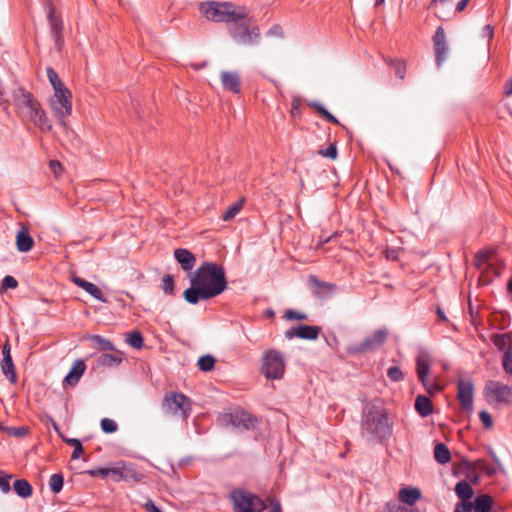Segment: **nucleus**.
I'll return each instance as SVG.
<instances>
[{
	"instance_id": "f257e3e1",
	"label": "nucleus",
	"mask_w": 512,
	"mask_h": 512,
	"mask_svg": "<svg viewBox=\"0 0 512 512\" xmlns=\"http://www.w3.org/2000/svg\"><path fill=\"white\" fill-rule=\"evenodd\" d=\"M190 283L191 286L184 291L183 297L193 305L201 300L214 298L227 288L224 268L212 262L203 263L190 279Z\"/></svg>"
},
{
	"instance_id": "f03ea898",
	"label": "nucleus",
	"mask_w": 512,
	"mask_h": 512,
	"mask_svg": "<svg viewBox=\"0 0 512 512\" xmlns=\"http://www.w3.org/2000/svg\"><path fill=\"white\" fill-rule=\"evenodd\" d=\"M361 434L368 442L384 443L392 436V423L384 409L366 406L361 419Z\"/></svg>"
},
{
	"instance_id": "7ed1b4c3",
	"label": "nucleus",
	"mask_w": 512,
	"mask_h": 512,
	"mask_svg": "<svg viewBox=\"0 0 512 512\" xmlns=\"http://www.w3.org/2000/svg\"><path fill=\"white\" fill-rule=\"evenodd\" d=\"M13 100L18 111L31 120L37 128L44 132L52 129L45 111L32 93L20 87L14 91Z\"/></svg>"
},
{
	"instance_id": "20e7f679",
	"label": "nucleus",
	"mask_w": 512,
	"mask_h": 512,
	"mask_svg": "<svg viewBox=\"0 0 512 512\" xmlns=\"http://www.w3.org/2000/svg\"><path fill=\"white\" fill-rule=\"evenodd\" d=\"M200 11L207 20L214 22H237L245 19L248 15L247 9L243 6H237L231 2L211 1L200 4Z\"/></svg>"
},
{
	"instance_id": "39448f33",
	"label": "nucleus",
	"mask_w": 512,
	"mask_h": 512,
	"mask_svg": "<svg viewBox=\"0 0 512 512\" xmlns=\"http://www.w3.org/2000/svg\"><path fill=\"white\" fill-rule=\"evenodd\" d=\"M229 498L234 512H263L266 509L265 502L258 495L246 489H233Z\"/></svg>"
},
{
	"instance_id": "423d86ee",
	"label": "nucleus",
	"mask_w": 512,
	"mask_h": 512,
	"mask_svg": "<svg viewBox=\"0 0 512 512\" xmlns=\"http://www.w3.org/2000/svg\"><path fill=\"white\" fill-rule=\"evenodd\" d=\"M228 32L232 39L242 45H251L258 41L260 29L252 23L251 18L245 17L237 22H231L228 26Z\"/></svg>"
},
{
	"instance_id": "0eeeda50",
	"label": "nucleus",
	"mask_w": 512,
	"mask_h": 512,
	"mask_svg": "<svg viewBox=\"0 0 512 512\" xmlns=\"http://www.w3.org/2000/svg\"><path fill=\"white\" fill-rule=\"evenodd\" d=\"M388 331L385 328L374 331L371 335L364 338L361 342L352 343L346 347V352L350 356H359L379 349L387 340Z\"/></svg>"
},
{
	"instance_id": "6e6552de",
	"label": "nucleus",
	"mask_w": 512,
	"mask_h": 512,
	"mask_svg": "<svg viewBox=\"0 0 512 512\" xmlns=\"http://www.w3.org/2000/svg\"><path fill=\"white\" fill-rule=\"evenodd\" d=\"M285 372L283 354L276 349L267 350L262 357L261 373L271 380L281 379Z\"/></svg>"
},
{
	"instance_id": "1a4fd4ad",
	"label": "nucleus",
	"mask_w": 512,
	"mask_h": 512,
	"mask_svg": "<svg viewBox=\"0 0 512 512\" xmlns=\"http://www.w3.org/2000/svg\"><path fill=\"white\" fill-rule=\"evenodd\" d=\"M483 393L489 404L497 406H509L512 404V387L500 381H487Z\"/></svg>"
},
{
	"instance_id": "9d476101",
	"label": "nucleus",
	"mask_w": 512,
	"mask_h": 512,
	"mask_svg": "<svg viewBox=\"0 0 512 512\" xmlns=\"http://www.w3.org/2000/svg\"><path fill=\"white\" fill-rule=\"evenodd\" d=\"M163 407L172 415H179L186 420L192 410V401L180 392L166 393L163 399Z\"/></svg>"
},
{
	"instance_id": "9b49d317",
	"label": "nucleus",
	"mask_w": 512,
	"mask_h": 512,
	"mask_svg": "<svg viewBox=\"0 0 512 512\" xmlns=\"http://www.w3.org/2000/svg\"><path fill=\"white\" fill-rule=\"evenodd\" d=\"M50 107L55 117L65 124L64 119L72 112V93L69 89L55 92L50 99Z\"/></svg>"
},
{
	"instance_id": "f8f14e48",
	"label": "nucleus",
	"mask_w": 512,
	"mask_h": 512,
	"mask_svg": "<svg viewBox=\"0 0 512 512\" xmlns=\"http://www.w3.org/2000/svg\"><path fill=\"white\" fill-rule=\"evenodd\" d=\"M457 399L463 411L471 412L473 410L474 385L471 380H458Z\"/></svg>"
},
{
	"instance_id": "ddd939ff",
	"label": "nucleus",
	"mask_w": 512,
	"mask_h": 512,
	"mask_svg": "<svg viewBox=\"0 0 512 512\" xmlns=\"http://www.w3.org/2000/svg\"><path fill=\"white\" fill-rule=\"evenodd\" d=\"M231 424L240 430H251L258 424L257 417L243 409H237L229 414Z\"/></svg>"
},
{
	"instance_id": "4468645a",
	"label": "nucleus",
	"mask_w": 512,
	"mask_h": 512,
	"mask_svg": "<svg viewBox=\"0 0 512 512\" xmlns=\"http://www.w3.org/2000/svg\"><path fill=\"white\" fill-rule=\"evenodd\" d=\"M309 284L313 295L320 299L331 297L336 291L337 286L331 282L321 281L315 275H309Z\"/></svg>"
},
{
	"instance_id": "2eb2a0df",
	"label": "nucleus",
	"mask_w": 512,
	"mask_h": 512,
	"mask_svg": "<svg viewBox=\"0 0 512 512\" xmlns=\"http://www.w3.org/2000/svg\"><path fill=\"white\" fill-rule=\"evenodd\" d=\"M433 46L436 63L438 66H441L448 53L446 34L442 26L437 28L435 35L433 36Z\"/></svg>"
},
{
	"instance_id": "dca6fc26",
	"label": "nucleus",
	"mask_w": 512,
	"mask_h": 512,
	"mask_svg": "<svg viewBox=\"0 0 512 512\" xmlns=\"http://www.w3.org/2000/svg\"><path fill=\"white\" fill-rule=\"evenodd\" d=\"M2 361H1V370L2 373L9 379V381L14 384L17 381V375L15 366L11 357V345L9 341H6L2 347Z\"/></svg>"
},
{
	"instance_id": "f3484780",
	"label": "nucleus",
	"mask_w": 512,
	"mask_h": 512,
	"mask_svg": "<svg viewBox=\"0 0 512 512\" xmlns=\"http://www.w3.org/2000/svg\"><path fill=\"white\" fill-rule=\"evenodd\" d=\"M15 243L19 252L26 253L32 250L35 242L26 226L22 225L21 229L18 230Z\"/></svg>"
},
{
	"instance_id": "a211bd4d",
	"label": "nucleus",
	"mask_w": 512,
	"mask_h": 512,
	"mask_svg": "<svg viewBox=\"0 0 512 512\" xmlns=\"http://www.w3.org/2000/svg\"><path fill=\"white\" fill-rule=\"evenodd\" d=\"M174 257L184 271H191L196 264V257L186 248H177Z\"/></svg>"
},
{
	"instance_id": "6ab92c4d",
	"label": "nucleus",
	"mask_w": 512,
	"mask_h": 512,
	"mask_svg": "<svg viewBox=\"0 0 512 512\" xmlns=\"http://www.w3.org/2000/svg\"><path fill=\"white\" fill-rule=\"evenodd\" d=\"M86 365L83 360L78 359L74 361L71 369L64 378V384L74 387L78 384L80 378L84 374Z\"/></svg>"
},
{
	"instance_id": "aec40b11",
	"label": "nucleus",
	"mask_w": 512,
	"mask_h": 512,
	"mask_svg": "<svg viewBox=\"0 0 512 512\" xmlns=\"http://www.w3.org/2000/svg\"><path fill=\"white\" fill-rule=\"evenodd\" d=\"M221 83L226 90H229L235 94L241 91L240 76L237 72L222 71L221 72Z\"/></svg>"
},
{
	"instance_id": "412c9836",
	"label": "nucleus",
	"mask_w": 512,
	"mask_h": 512,
	"mask_svg": "<svg viewBox=\"0 0 512 512\" xmlns=\"http://www.w3.org/2000/svg\"><path fill=\"white\" fill-rule=\"evenodd\" d=\"M430 372V358L426 353H421L416 358V373L420 382H425L428 379Z\"/></svg>"
},
{
	"instance_id": "4be33fe9",
	"label": "nucleus",
	"mask_w": 512,
	"mask_h": 512,
	"mask_svg": "<svg viewBox=\"0 0 512 512\" xmlns=\"http://www.w3.org/2000/svg\"><path fill=\"white\" fill-rule=\"evenodd\" d=\"M421 498V491L416 487H404L399 490V500L407 506H413Z\"/></svg>"
},
{
	"instance_id": "5701e85b",
	"label": "nucleus",
	"mask_w": 512,
	"mask_h": 512,
	"mask_svg": "<svg viewBox=\"0 0 512 512\" xmlns=\"http://www.w3.org/2000/svg\"><path fill=\"white\" fill-rule=\"evenodd\" d=\"M73 282L78 287L84 289L93 298L105 302L102 291L95 284L88 282L80 277H73Z\"/></svg>"
},
{
	"instance_id": "b1692460",
	"label": "nucleus",
	"mask_w": 512,
	"mask_h": 512,
	"mask_svg": "<svg viewBox=\"0 0 512 512\" xmlns=\"http://www.w3.org/2000/svg\"><path fill=\"white\" fill-rule=\"evenodd\" d=\"M415 409L421 417H427L433 412V403L429 397L419 395L415 400Z\"/></svg>"
},
{
	"instance_id": "393cba45",
	"label": "nucleus",
	"mask_w": 512,
	"mask_h": 512,
	"mask_svg": "<svg viewBox=\"0 0 512 512\" xmlns=\"http://www.w3.org/2000/svg\"><path fill=\"white\" fill-rule=\"evenodd\" d=\"M494 504L493 498L488 494L477 496L472 502L475 512H490Z\"/></svg>"
},
{
	"instance_id": "a878e982",
	"label": "nucleus",
	"mask_w": 512,
	"mask_h": 512,
	"mask_svg": "<svg viewBox=\"0 0 512 512\" xmlns=\"http://www.w3.org/2000/svg\"><path fill=\"white\" fill-rule=\"evenodd\" d=\"M321 332V327L312 325H298V338L305 340H316Z\"/></svg>"
},
{
	"instance_id": "bb28decb",
	"label": "nucleus",
	"mask_w": 512,
	"mask_h": 512,
	"mask_svg": "<svg viewBox=\"0 0 512 512\" xmlns=\"http://www.w3.org/2000/svg\"><path fill=\"white\" fill-rule=\"evenodd\" d=\"M454 491L461 501H469L474 495L472 486L465 480L457 482Z\"/></svg>"
},
{
	"instance_id": "cd10ccee",
	"label": "nucleus",
	"mask_w": 512,
	"mask_h": 512,
	"mask_svg": "<svg viewBox=\"0 0 512 512\" xmlns=\"http://www.w3.org/2000/svg\"><path fill=\"white\" fill-rule=\"evenodd\" d=\"M143 474L135 468L132 463H123V476L122 481L125 482H140L143 479Z\"/></svg>"
},
{
	"instance_id": "c85d7f7f",
	"label": "nucleus",
	"mask_w": 512,
	"mask_h": 512,
	"mask_svg": "<svg viewBox=\"0 0 512 512\" xmlns=\"http://www.w3.org/2000/svg\"><path fill=\"white\" fill-rule=\"evenodd\" d=\"M122 353L117 351L115 354L103 353L99 356L97 362L99 366L117 367L122 362Z\"/></svg>"
},
{
	"instance_id": "c756f323",
	"label": "nucleus",
	"mask_w": 512,
	"mask_h": 512,
	"mask_svg": "<svg viewBox=\"0 0 512 512\" xmlns=\"http://www.w3.org/2000/svg\"><path fill=\"white\" fill-rule=\"evenodd\" d=\"M13 490L21 498H28L33 493L31 484L25 479L15 480Z\"/></svg>"
},
{
	"instance_id": "7c9ffc66",
	"label": "nucleus",
	"mask_w": 512,
	"mask_h": 512,
	"mask_svg": "<svg viewBox=\"0 0 512 512\" xmlns=\"http://www.w3.org/2000/svg\"><path fill=\"white\" fill-rule=\"evenodd\" d=\"M434 458L439 464H446L451 460V453L444 443H437L434 447Z\"/></svg>"
},
{
	"instance_id": "2f4dec72",
	"label": "nucleus",
	"mask_w": 512,
	"mask_h": 512,
	"mask_svg": "<svg viewBox=\"0 0 512 512\" xmlns=\"http://www.w3.org/2000/svg\"><path fill=\"white\" fill-rule=\"evenodd\" d=\"M46 73H47L48 80L54 89V93L68 89L65 86V84L61 81V79L59 78L57 72L52 67H48L46 69Z\"/></svg>"
},
{
	"instance_id": "473e14b6",
	"label": "nucleus",
	"mask_w": 512,
	"mask_h": 512,
	"mask_svg": "<svg viewBox=\"0 0 512 512\" xmlns=\"http://www.w3.org/2000/svg\"><path fill=\"white\" fill-rule=\"evenodd\" d=\"M48 21H49V25H50L51 34L62 32V30H63L62 20H61L60 16L55 13V10L53 7L49 8Z\"/></svg>"
},
{
	"instance_id": "72a5a7b5",
	"label": "nucleus",
	"mask_w": 512,
	"mask_h": 512,
	"mask_svg": "<svg viewBox=\"0 0 512 512\" xmlns=\"http://www.w3.org/2000/svg\"><path fill=\"white\" fill-rule=\"evenodd\" d=\"M465 468H466V478L471 483L478 484L480 481V475L477 471L479 469L478 462H476V461L467 462L465 464Z\"/></svg>"
},
{
	"instance_id": "f704fd0d",
	"label": "nucleus",
	"mask_w": 512,
	"mask_h": 512,
	"mask_svg": "<svg viewBox=\"0 0 512 512\" xmlns=\"http://www.w3.org/2000/svg\"><path fill=\"white\" fill-rule=\"evenodd\" d=\"M90 339L100 351H115L113 343L100 335H92Z\"/></svg>"
},
{
	"instance_id": "c9c22d12",
	"label": "nucleus",
	"mask_w": 512,
	"mask_h": 512,
	"mask_svg": "<svg viewBox=\"0 0 512 512\" xmlns=\"http://www.w3.org/2000/svg\"><path fill=\"white\" fill-rule=\"evenodd\" d=\"M308 105L310 107L314 108L328 122L335 124V125L340 124L338 119L334 115H332L327 109H325V107L323 105H321L320 103L313 101V102H310Z\"/></svg>"
},
{
	"instance_id": "e433bc0d",
	"label": "nucleus",
	"mask_w": 512,
	"mask_h": 512,
	"mask_svg": "<svg viewBox=\"0 0 512 512\" xmlns=\"http://www.w3.org/2000/svg\"><path fill=\"white\" fill-rule=\"evenodd\" d=\"M492 341H493L494 345L500 350L504 349L505 347L512 349L511 345H510L511 344V336L509 333L495 334L492 337Z\"/></svg>"
},
{
	"instance_id": "4c0bfd02",
	"label": "nucleus",
	"mask_w": 512,
	"mask_h": 512,
	"mask_svg": "<svg viewBox=\"0 0 512 512\" xmlns=\"http://www.w3.org/2000/svg\"><path fill=\"white\" fill-rule=\"evenodd\" d=\"M126 342L135 349H141L144 345V339L139 331H132L127 334Z\"/></svg>"
},
{
	"instance_id": "58836bf2",
	"label": "nucleus",
	"mask_w": 512,
	"mask_h": 512,
	"mask_svg": "<svg viewBox=\"0 0 512 512\" xmlns=\"http://www.w3.org/2000/svg\"><path fill=\"white\" fill-rule=\"evenodd\" d=\"M64 477L62 473H55L51 475L49 479V487L51 491L55 494L61 492L63 489Z\"/></svg>"
},
{
	"instance_id": "ea45409f",
	"label": "nucleus",
	"mask_w": 512,
	"mask_h": 512,
	"mask_svg": "<svg viewBox=\"0 0 512 512\" xmlns=\"http://www.w3.org/2000/svg\"><path fill=\"white\" fill-rule=\"evenodd\" d=\"M244 200L241 199L235 203H233L222 215V219L224 221H229L233 219L242 209Z\"/></svg>"
},
{
	"instance_id": "a19ab883",
	"label": "nucleus",
	"mask_w": 512,
	"mask_h": 512,
	"mask_svg": "<svg viewBox=\"0 0 512 512\" xmlns=\"http://www.w3.org/2000/svg\"><path fill=\"white\" fill-rule=\"evenodd\" d=\"M215 358L211 355L201 356L198 360L199 370L209 372L214 368Z\"/></svg>"
},
{
	"instance_id": "79ce46f5",
	"label": "nucleus",
	"mask_w": 512,
	"mask_h": 512,
	"mask_svg": "<svg viewBox=\"0 0 512 512\" xmlns=\"http://www.w3.org/2000/svg\"><path fill=\"white\" fill-rule=\"evenodd\" d=\"M387 64L393 67L395 71V75L400 79H404L405 77V64L398 59H388L386 60Z\"/></svg>"
},
{
	"instance_id": "37998d69",
	"label": "nucleus",
	"mask_w": 512,
	"mask_h": 512,
	"mask_svg": "<svg viewBox=\"0 0 512 512\" xmlns=\"http://www.w3.org/2000/svg\"><path fill=\"white\" fill-rule=\"evenodd\" d=\"M493 250H487L479 252L476 256V265L478 268H482L484 265L490 266V260L493 255Z\"/></svg>"
},
{
	"instance_id": "c03bdc74",
	"label": "nucleus",
	"mask_w": 512,
	"mask_h": 512,
	"mask_svg": "<svg viewBox=\"0 0 512 512\" xmlns=\"http://www.w3.org/2000/svg\"><path fill=\"white\" fill-rule=\"evenodd\" d=\"M410 508L396 501L387 502L381 512H408Z\"/></svg>"
},
{
	"instance_id": "a18cd8bd",
	"label": "nucleus",
	"mask_w": 512,
	"mask_h": 512,
	"mask_svg": "<svg viewBox=\"0 0 512 512\" xmlns=\"http://www.w3.org/2000/svg\"><path fill=\"white\" fill-rule=\"evenodd\" d=\"M123 463L124 462H117V463H115V465L113 467H110V474H109V476L115 482L122 481Z\"/></svg>"
},
{
	"instance_id": "49530a36",
	"label": "nucleus",
	"mask_w": 512,
	"mask_h": 512,
	"mask_svg": "<svg viewBox=\"0 0 512 512\" xmlns=\"http://www.w3.org/2000/svg\"><path fill=\"white\" fill-rule=\"evenodd\" d=\"M100 425H101V429L104 433L111 434L118 430L117 423L114 420L109 419V418H103L101 420Z\"/></svg>"
},
{
	"instance_id": "de8ad7c7",
	"label": "nucleus",
	"mask_w": 512,
	"mask_h": 512,
	"mask_svg": "<svg viewBox=\"0 0 512 512\" xmlns=\"http://www.w3.org/2000/svg\"><path fill=\"white\" fill-rule=\"evenodd\" d=\"M387 377L393 382H400L404 379V374L398 366H391L387 370Z\"/></svg>"
},
{
	"instance_id": "09e8293b",
	"label": "nucleus",
	"mask_w": 512,
	"mask_h": 512,
	"mask_svg": "<svg viewBox=\"0 0 512 512\" xmlns=\"http://www.w3.org/2000/svg\"><path fill=\"white\" fill-rule=\"evenodd\" d=\"M5 432L10 436L24 437L29 433V428L25 427V426H20V427L11 426V427H6Z\"/></svg>"
},
{
	"instance_id": "8fccbe9b",
	"label": "nucleus",
	"mask_w": 512,
	"mask_h": 512,
	"mask_svg": "<svg viewBox=\"0 0 512 512\" xmlns=\"http://www.w3.org/2000/svg\"><path fill=\"white\" fill-rule=\"evenodd\" d=\"M161 288L165 294H174V280L170 275H165L162 279Z\"/></svg>"
},
{
	"instance_id": "3c124183",
	"label": "nucleus",
	"mask_w": 512,
	"mask_h": 512,
	"mask_svg": "<svg viewBox=\"0 0 512 512\" xmlns=\"http://www.w3.org/2000/svg\"><path fill=\"white\" fill-rule=\"evenodd\" d=\"M428 394L434 395L435 393L442 390L438 383L433 379H425V382H421Z\"/></svg>"
},
{
	"instance_id": "603ef678",
	"label": "nucleus",
	"mask_w": 512,
	"mask_h": 512,
	"mask_svg": "<svg viewBox=\"0 0 512 512\" xmlns=\"http://www.w3.org/2000/svg\"><path fill=\"white\" fill-rule=\"evenodd\" d=\"M18 287V281L10 275H7L3 278L1 283V291H6L8 289H15Z\"/></svg>"
},
{
	"instance_id": "864d4df0",
	"label": "nucleus",
	"mask_w": 512,
	"mask_h": 512,
	"mask_svg": "<svg viewBox=\"0 0 512 512\" xmlns=\"http://www.w3.org/2000/svg\"><path fill=\"white\" fill-rule=\"evenodd\" d=\"M91 477H108L110 474V467H97L90 469L86 472Z\"/></svg>"
},
{
	"instance_id": "5fc2aeb1",
	"label": "nucleus",
	"mask_w": 512,
	"mask_h": 512,
	"mask_svg": "<svg viewBox=\"0 0 512 512\" xmlns=\"http://www.w3.org/2000/svg\"><path fill=\"white\" fill-rule=\"evenodd\" d=\"M502 365L504 371L507 374L512 375V349H508V351L504 354Z\"/></svg>"
},
{
	"instance_id": "6e6d98bb",
	"label": "nucleus",
	"mask_w": 512,
	"mask_h": 512,
	"mask_svg": "<svg viewBox=\"0 0 512 512\" xmlns=\"http://www.w3.org/2000/svg\"><path fill=\"white\" fill-rule=\"evenodd\" d=\"M319 154L329 159L337 158V147L335 143L330 144L326 149H320Z\"/></svg>"
},
{
	"instance_id": "4d7b16f0",
	"label": "nucleus",
	"mask_w": 512,
	"mask_h": 512,
	"mask_svg": "<svg viewBox=\"0 0 512 512\" xmlns=\"http://www.w3.org/2000/svg\"><path fill=\"white\" fill-rule=\"evenodd\" d=\"M284 318L286 320L303 321V320H307L308 316L305 313L297 312L295 310H286L285 314H284Z\"/></svg>"
},
{
	"instance_id": "13d9d810",
	"label": "nucleus",
	"mask_w": 512,
	"mask_h": 512,
	"mask_svg": "<svg viewBox=\"0 0 512 512\" xmlns=\"http://www.w3.org/2000/svg\"><path fill=\"white\" fill-rule=\"evenodd\" d=\"M476 462H478L479 469L486 475L493 476L497 473V469L493 465L486 463L484 460H476Z\"/></svg>"
},
{
	"instance_id": "bf43d9fd",
	"label": "nucleus",
	"mask_w": 512,
	"mask_h": 512,
	"mask_svg": "<svg viewBox=\"0 0 512 512\" xmlns=\"http://www.w3.org/2000/svg\"><path fill=\"white\" fill-rule=\"evenodd\" d=\"M11 478H12L11 475H7V474H4L3 472H0V490L3 493L10 492V490H11V487H10V480H11Z\"/></svg>"
},
{
	"instance_id": "052dcab7",
	"label": "nucleus",
	"mask_w": 512,
	"mask_h": 512,
	"mask_svg": "<svg viewBox=\"0 0 512 512\" xmlns=\"http://www.w3.org/2000/svg\"><path fill=\"white\" fill-rule=\"evenodd\" d=\"M479 418L485 429H490L493 426L492 416L486 410L479 412Z\"/></svg>"
},
{
	"instance_id": "680f3d73",
	"label": "nucleus",
	"mask_w": 512,
	"mask_h": 512,
	"mask_svg": "<svg viewBox=\"0 0 512 512\" xmlns=\"http://www.w3.org/2000/svg\"><path fill=\"white\" fill-rule=\"evenodd\" d=\"M473 505L470 501H460L456 504L454 512H472Z\"/></svg>"
},
{
	"instance_id": "e2e57ef3",
	"label": "nucleus",
	"mask_w": 512,
	"mask_h": 512,
	"mask_svg": "<svg viewBox=\"0 0 512 512\" xmlns=\"http://www.w3.org/2000/svg\"><path fill=\"white\" fill-rule=\"evenodd\" d=\"M290 113H291V116L293 118L300 117V114H301V103H300L299 99L294 98L292 100Z\"/></svg>"
},
{
	"instance_id": "0e129e2a",
	"label": "nucleus",
	"mask_w": 512,
	"mask_h": 512,
	"mask_svg": "<svg viewBox=\"0 0 512 512\" xmlns=\"http://www.w3.org/2000/svg\"><path fill=\"white\" fill-rule=\"evenodd\" d=\"M51 35L54 38L55 48L57 49V51H61L62 47H63V43H64V38H63L62 32L53 33Z\"/></svg>"
},
{
	"instance_id": "69168bd1",
	"label": "nucleus",
	"mask_w": 512,
	"mask_h": 512,
	"mask_svg": "<svg viewBox=\"0 0 512 512\" xmlns=\"http://www.w3.org/2000/svg\"><path fill=\"white\" fill-rule=\"evenodd\" d=\"M49 166L51 170L54 172V174L58 177L59 173L62 170V164L57 160H51L49 162Z\"/></svg>"
},
{
	"instance_id": "338daca9",
	"label": "nucleus",
	"mask_w": 512,
	"mask_h": 512,
	"mask_svg": "<svg viewBox=\"0 0 512 512\" xmlns=\"http://www.w3.org/2000/svg\"><path fill=\"white\" fill-rule=\"evenodd\" d=\"M267 34L270 35V36L282 37L283 36V30H282L281 26L274 25L273 27H271L268 30Z\"/></svg>"
},
{
	"instance_id": "774afa93",
	"label": "nucleus",
	"mask_w": 512,
	"mask_h": 512,
	"mask_svg": "<svg viewBox=\"0 0 512 512\" xmlns=\"http://www.w3.org/2000/svg\"><path fill=\"white\" fill-rule=\"evenodd\" d=\"M143 507L146 512H162L151 499H148Z\"/></svg>"
}]
</instances>
